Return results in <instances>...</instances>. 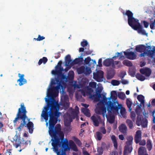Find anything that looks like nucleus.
Returning <instances> with one entry per match:
<instances>
[{
	"label": "nucleus",
	"instance_id": "nucleus-47",
	"mask_svg": "<svg viewBox=\"0 0 155 155\" xmlns=\"http://www.w3.org/2000/svg\"><path fill=\"white\" fill-rule=\"evenodd\" d=\"M74 140L76 142V143L78 146L81 145L82 143L80 140L77 138L74 137Z\"/></svg>",
	"mask_w": 155,
	"mask_h": 155
},
{
	"label": "nucleus",
	"instance_id": "nucleus-4",
	"mask_svg": "<svg viewBox=\"0 0 155 155\" xmlns=\"http://www.w3.org/2000/svg\"><path fill=\"white\" fill-rule=\"evenodd\" d=\"M122 12L124 15H127L128 18V23L129 25L135 30L137 31L139 34L147 36L148 33L143 28L142 26L139 22V20L133 17V13L129 10Z\"/></svg>",
	"mask_w": 155,
	"mask_h": 155
},
{
	"label": "nucleus",
	"instance_id": "nucleus-19",
	"mask_svg": "<svg viewBox=\"0 0 155 155\" xmlns=\"http://www.w3.org/2000/svg\"><path fill=\"white\" fill-rule=\"evenodd\" d=\"M141 138V132L140 130H137L134 137V140L136 144L139 143Z\"/></svg>",
	"mask_w": 155,
	"mask_h": 155
},
{
	"label": "nucleus",
	"instance_id": "nucleus-2",
	"mask_svg": "<svg viewBox=\"0 0 155 155\" xmlns=\"http://www.w3.org/2000/svg\"><path fill=\"white\" fill-rule=\"evenodd\" d=\"M50 100H48L45 98V101L47 102L46 106L44 107L45 110H43L41 116L42 117L46 122L48 120V116H49V114L51 112V108H53L52 110V112H54L56 110L59 113V116L60 113L59 112L60 110H61L62 108L60 109V106H62V108H64V110L67 109L69 106L70 104L69 102L65 101H61L60 104H58V102L56 101L54 97L51 98Z\"/></svg>",
	"mask_w": 155,
	"mask_h": 155
},
{
	"label": "nucleus",
	"instance_id": "nucleus-32",
	"mask_svg": "<svg viewBox=\"0 0 155 155\" xmlns=\"http://www.w3.org/2000/svg\"><path fill=\"white\" fill-rule=\"evenodd\" d=\"M126 104L128 108L129 111L131 112L132 110V108H131V107L132 105V102L130 101L129 99L127 98L126 100Z\"/></svg>",
	"mask_w": 155,
	"mask_h": 155
},
{
	"label": "nucleus",
	"instance_id": "nucleus-27",
	"mask_svg": "<svg viewBox=\"0 0 155 155\" xmlns=\"http://www.w3.org/2000/svg\"><path fill=\"white\" fill-rule=\"evenodd\" d=\"M111 139L114 144V146L115 149L117 148V142L116 137L115 136L113 135L111 137Z\"/></svg>",
	"mask_w": 155,
	"mask_h": 155
},
{
	"label": "nucleus",
	"instance_id": "nucleus-41",
	"mask_svg": "<svg viewBox=\"0 0 155 155\" xmlns=\"http://www.w3.org/2000/svg\"><path fill=\"white\" fill-rule=\"evenodd\" d=\"M96 139L99 140H101L102 137V134L101 132L97 131L96 132Z\"/></svg>",
	"mask_w": 155,
	"mask_h": 155
},
{
	"label": "nucleus",
	"instance_id": "nucleus-52",
	"mask_svg": "<svg viewBox=\"0 0 155 155\" xmlns=\"http://www.w3.org/2000/svg\"><path fill=\"white\" fill-rule=\"evenodd\" d=\"M71 120L69 121L66 120H64V123L65 126L66 127H68L70 126L71 123Z\"/></svg>",
	"mask_w": 155,
	"mask_h": 155
},
{
	"label": "nucleus",
	"instance_id": "nucleus-21",
	"mask_svg": "<svg viewBox=\"0 0 155 155\" xmlns=\"http://www.w3.org/2000/svg\"><path fill=\"white\" fill-rule=\"evenodd\" d=\"M119 130L124 135L127 134V127L124 124H121L118 127Z\"/></svg>",
	"mask_w": 155,
	"mask_h": 155
},
{
	"label": "nucleus",
	"instance_id": "nucleus-45",
	"mask_svg": "<svg viewBox=\"0 0 155 155\" xmlns=\"http://www.w3.org/2000/svg\"><path fill=\"white\" fill-rule=\"evenodd\" d=\"M120 83V81L115 80H113L111 81V84L113 86H118Z\"/></svg>",
	"mask_w": 155,
	"mask_h": 155
},
{
	"label": "nucleus",
	"instance_id": "nucleus-24",
	"mask_svg": "<svg viewBox=\"0 0 155 155\" xmlns=\"http://www.w3.org/2000/svg\"><path fill=\"white\" fill-rule=\"evenodd\" d=\"M138 155H144V154H147L146 148L143 147H140L138 150Z\"/></svg>",
	"mask_w": 155,
	"mask_h": 155
},
{
	"label": "nucleus",
	"instance_id": "nucleus-3",
	"mask_svg": "<svg viewBox=\"0 0 155 155\" xmlns=\"http://www.w3.org/2000/svg\"><path fill=\"white\" fill-rule=\"evenodd\" d=\"M52 109L53 108H51V111L49 114V135L52 136L56 137L58 136L62 142L64 141V134L63 132L61 131V125L57 124L54 127L55 125L57 122L59 113L57 111V110L54 113L52 112Z\"/></svg>",
	"mask_w": 155,
	"mask_h": 155
},
{
	"label": "nucleus",
	"instance_id": "nucleus-36",
	"mask_svg": "<svg viewBox=\"0 0 155 155\" xmlns=\"http://www.w3.org/2000/svg\"><path fill=\"white\" fill-rule=\"evenodd\" d=\"M93 91H94L93 89L91 88L87 87V90L86 91V93L87 94V95H89L90 97L93 95L92 94L93 92Z\"/></svg>",
	"mask_w": 155,
	"mask_h": 155
},
{
	"label": "nucleus",
	"instance_id": "nucleus-8",
	"mask_svg": "<svg viewBox=\"0 0 155 155\" xmlns=\"http://www.w3.org/2000/svg\"><path fill=\"white\" fill-rule=\"evenodd\" d=\"M127 141L126 142L124 151V155H128L132 152L133 148L132 144L133 138L132 136H130L127 138Z\"/></svg>",
	"mask_w": 155,
	"mask_h": 155
},
{
	"label": "nucleus",
	"instance_id": "nucleus-25",
	"mask_svg": "<svg viewBox=\"0 0 155 155\" xmlns=\"http://www.w3.org/2000/svg\"><path fill=\"white\" fill-rule=\"evenodd\" d=\"M72 62V60L71 59V56L69 54H68L65 57V65L66 66H69L71 65Z\"/></svg>",
	"mask_w": 155,
	"mask_h": 155
},
{
	"label": "nucleus",
	"instance_id": "nucleus-1",
	"mask_svg": "<svg viewBox=\"0 0 155 155\" xmlns=\"http://www.w3.org/2000/svg\"><path fill=\"white\" fill-rule=\"evenodd\" d=\"M20 106V107L18 109L16 117L13 120V123L15 124L18 123H20L17 128L19 131H20L25 127L27 128L30 134H32L34 129V124L32 122L29 121V119H27L28 122L26 123L25 120L28 117L26 115L27 111L26 107L23 103L22 104H21Z\"/></svg>",
	"mask_w": 155,
	"mask_h": 155
},
{
	"label": "nucleus",
	"instance_id": "nucleus-11",
	"mask_svg": "<svg viewBox=\"0 0 155 155\" xmlns=\"http://www.w3.org/2000/svg\"><path fill=\"white\" fill-rule=\"evenodd\" d=\"M104 72L101 70L97 71L93 73L94 78L97 82H101L103 80Z\"/></svg>",
	"mask_w": 155,
	"mask_h": 155
},
{
	"label": "nucleus",
	"instance_id": "nucleus-12",
	"mask_svg": "<svg viewBox=\"0 0 155 155\" xmlns=\"http://www.w3.org/2000/svg\"><path fill=\"white\" fill-rule=\"evenodd\" d=\"M151 49V47L150 46H145L143 45H140L136 46L135 50L137 52L141 53L146 51V49Z\"/></svg>",
	"mask_w": 155,
	"mask_h": 155
},
{
	"label": "nucleus",
	"instance_id": "nucleus-6",
	"mask_svg": "<svg viewBox=\"0 0 155 155\" xmlns=\"http://www.w3.org/2000/svg\"><path fill=\"white\" fill-rule=\"evenodd\" d=\"M56 82L53 80L51 82V85L55 84L57 83V85L55 87L51 86L48 90V96L50 97H56L58 95L59 90H61V89L62 92L64 91L65 87L64 85L65 84L64 82L58 78L56 79Z\"/></svg>",
	"mask_w": 155,
	"mask_h": 155
},
{
	"label": "nucleus",
	"instance_id": "nucleus-53",
	"mask_svg": "<svg viewBox=\"0 0 155 155\" xmlns=\"http://www.w3.org/2000/svg\"><path fill=\"white\" fill-rule=\"evenodd\" d=\"M88 44L87 41L85 40H84L82 41L81 42V45L83 47L85 46H87Z\"/></svg>",
	"mask_w": 155,
	"mask_h": 155
},
{
	"label": "nucleus",
	"instance_id": "nucleus-44",
	"mask_svg": "<svg viewBox=\"0 0 155 155\" xmlns=\"http://www.w3.org/2000/svg\"><path fill=\"white\" fill-rule=\"evenodd\" d=\"M111 96L113 97V99L114 100V101L115 100H116L117 98V95L116 91H112L111 93Z\"/></svg>",
	"mask_w": 155,
	"mask_h": 155
},
{
	"label": "nucleus",
	"instance_id": "nucleus-7",
	"mask_svg": "<svg viewBox=\"0 0 155 155\" xmlns=\"http://www.w3.org/2000/svg\"><path fill=\"white\" fill-rule=\"evenodd\" d=\"M101 95L103 97V102L106 105L108 112L111 113L112 111L114 113H118L119 110L121 107L122 105L119 104L118 101H116L113 102L111 101H107V99L105 95L103 94Z\"/></svg>",
	"mask_w": 155,
	"mask_h": 155
},
{
	"label": "nucleus",
	"instance_id": "nucleus-28",
	"mask_svg": "<svg viewBox=\"0 0 155 155\" xmlns=\"http://www.w3.org/2000/svg\"><path fill=\"white\" fill-rule=\"evenodd\" d=\"M83 60V58L81 57L80 58H76L73 60L71 63V66L78 64L80 63L81 61H82Z\"/></svg>",
	"mask_w": 155,
	"mask_h": 155
},
{
	"label": "nucleus",
	"instance_id": "nucleus-5",
	"mask_svg": "<svg viewBox=\"0 0 155 155\" xmlns=\"http://www.w3.org/2000/svg\"><path fill=\"white\" fill-rule=\"evenodd\" d=\"M54 138V140L52 143V145L55 152L57 155H66L65 151L70 150V148L68 147L67 143L64 141H61V140L58 137H56L50 135Z\"/></svg>",
	"mask_w": 155,
	"mask_h": 155
},
{
	"label": "nucleus",
	"instance_id": "nucleus-23",
	"mask_svg": "<svg viewBox=\"0 0 155 155\" xmlns=\"http://www.w3.org/2000/svg\"><path fill=\"white\" fill-rule=\"evenodd\" d=\"M69 146L73 151L77 152L78 150V148L73 141L72 140L69 141Z\"/></svg>",
	"mask_w": 155,
	"mask_h": 155
},
{
	"label": "nucleus",
	"instance_id": "nucleus-39",
	"mask_svg": "<svg viewBox=\"0 0 155 155\" xmlns=\"http://www.w3.org/2000/svg\"><path fill=\"white\" fill-rule=\"evenodd\" d=\"M62 64V61H58L57 65L55 66V68L58 69L59 70H61V71L63 70V68L61 67V64Z\"/></svg>",
	"mask_w": 155,
	"mask_h": 155
},
{
	"label": "nucleus",
	"instance_id": "nucleus-54",
	"mask_svg": "<svg viewBox=\"0 0 155 155\" xmlns=\"http://www.w3.org/2000/svg\"><path fill=\"white\" fill-rule=\"evenodd\" d=\"M67 116H65L64 117V120H66L69 121H70L71 120V122L72 121L73 117L71 115H68Z\"/></svg>",
	"mask_w": 155,
	"mask_h": 155
},
{
	"label": "nucleus",
	"instance_id": "nucleus-10",
	"mask_svg": "<svg viewBox=\"0 0 155 155\" xmlns=\"http://www.w3.org/2000/svg\"><path fill=\"white\" fill-rule=\"evenodd\" d=\"M137 118L136 124L137 126H140L141 125L143 128L147 127L148 123L147 120L143 118L142 115L139 114H137Z\"/></svg>",
	"mask_w": 155,
	"mask_h": 155
},
{
	"label": "nucleus",
	"instance_id": "nucleus-14",
	"mask_svg": "<svg viewBox=\"0 0 155 155\" xmlns=\"http://www.w3.org/2000/svg\"><path fill=\"white\" fill-rule=\"evenodd\" d=\"M91 118L93 122L94 125L96 127L98 126L99 123L101 121V118L99 115H93L91 117Z\"/></svg>",
	"mask_w": 155,
	"mask_h": 155
},
{
	"label": "nucleus",
	"instance_id": "nucleus-64",
	"mask_svg": "<svg viewBox=\"0 0 155 155\" xmlns=\"http://www.w3.org/2000/svg\"><path fill=\"white\" fill-rule=\"evenodd\" d=\"M110 155H118V153L116 151H112L110 153Z\"/></svg>",
	"mask_w": 155,
	"mask_h": 155
},
{
	"label": "nucleus",
	"instance_id": "nucleus-15",
	"mask_svg": "<svg viewBox=\"0 0 155 155\" xmlns=\"http://www.w3.org/2000/svg\"><path fill=\"white\" fill-rule=\"evenodd\" d=\"M71 115L73 117V119H75L78 116L79 112V109L77 106L75 107V109H73L72 108H69Z\"/></svg>",
	"mask_w": 155,
	"mask_h": 155
},
{
	"label": "nucleus",
	"instance_id": "nucleus-50",
	"mask_svg": "<svg viewBox=\"0 0 155 155\" xmlns=\"http://www.w3.org/2000/svg\"><path fill=\"white\" fill-rule=\"evenodd\" d=\"M101 110H102V114L104 117L105 114L106 112V107L104 106H102L101 107Z\"/></svg>",
	"mask_w": 155,
	"mask_h": 155
},
{
	"label": "nucleus",
	"instance_id": "nucleus-56",
	"mask_svg": "<svg viewBox=\"0 0 155 155\" xmlns=\"http://www.w3.org/2000/svg\"><path fill=\"white\" fill-rule=\"evenodd\" d=\"M130 75L133 77H134L135 75L136 71L135 70L131 69L129 70Z\"/></svg>",
	"mask_w": 155,
	"mask_h": 155
},
{
	"label": "nucleus",
	"instance_id": "nucleus-49",
	"mask_svg": "<svg viewBox=\"0 0 155 155\" xmlns=\"http://www.w3.org/2000/svg\"><path fill=\"white\" fill-rule=\"evenodd\" d=\"M61 101L69 102V97L68 95H65L61 98Z\"/></svg>",
	"mask_w": 155,
	"mask_h": 155
},
{
	"label": "nucleus",
	"instance_id": "nucleus-18",
	"mask_svg": "<svg viewBox=\"0 0 155 155\" xmlns=\"http://www.w3.org/2000/svg\"><path fill=\"white\" fill-rule=\"evenodd\" d=\"M140 73L145 75L147 77L149 76L151 74V71L149 68H143L140 70Z\"/></svg>",
	"mask_w": 155,
	"mask_h": 155
},
{
	"label": "nucleus",
	"instance_id": "nucleus-61",
	"mask_svg": "<svg viewBox=\"0 0 155 155\" xmlns=\"http://www.w3.org/2000/svg\"><path fill=\"white\" fill-rule=\"evenodd\" d=\"M139 143L140 145L144 146L146 144V141L144 140H140V142Z\"/></svg>",
	"mask_w": 155,
	"mask_h": 155
},
{
	"label": "nucleus",
	"instance_id": "nucleus-43",
	"mask_svg": "<svg viewBox=\"0 0 155 155\" xmlns=\"http://www.w3.org/2000/svg\"><path fill=\"white\" fill-rule=\"evenodd\" d=\"M125 94L122 92H119L118 94V97L119 98L123 100L125 97Z\"/></svg>",
	"mask_w": 155,
	"mask_h": 155
},
{
	"label": "nucleus",
	"instance_id": "nucleus-9",
	"mask_svg": "<svg viewBox=\"0 0 155 155\" xmlns=\"http://www.w3.org/2000/svg\"><path fill=\"white\" fill-rule=\"evenodd\" d=\"M31 144V141L30 140H25L24 138H22L21 141H20V139H18V143H15L14 144V146L15 148H17L18 147H20V149L19 150V152H21V150L25 149L28 144L30 145Z\"/></svg>",
	"mask_w": 155,
	"mask_h": 155
},
{
	"label": "nucleus",
	"instance_id": "nucleus-48",
	"mask_svg": "<svg viewBox=\"0 0 155 155\" xmlns=\"http://www.w3.org/2000/svg\"><path fill=\"white\" fill-rule=\"evenodd\" d=\"M136 116L135 113L134 111L131 112L130 114V117L133 121H134L135 120V117Z\"/></svg>",
	"mask_w": 155,
	"mask_h": 155
},
{
	"label": "nucleus",
	"instance_id": "nucleus-63",
	"mask_svg": "<svg viewBox=\"0 0 155 155\" xmlns=\"http://www.w3.org/2000/svg\"><path fill=\"white\" fill-rule=\"evenodd\" d=\"M117 55H118L119 56V59H120L123 58H124V56L122 55L123 52H122L120 53L117 52Z\"/></svg>",
	"mask_w": 155,
	"mask_h": 155
},
{
	"label": "nucleus",
	"instance_id": "nucleus-22",
	"mask_svg": "<svg viewBox=\"0 0 155 155\" xmlns=\"http://www.w3.org/2000/svg\"><path fill=\"white\" fill-rule=\"evenodd\" d=\"M61 70H59L58 69L55 68V70H53L52 71L51 73L55 75L58 74V76H59V74H61V78L64 79V78L65 77V76L63 74H61Z\"/></svg>",
	"mask_w": 155,
	"mask_h": 155
},
{
	"label": "nucleus",
	"instance_id": "nucleus-59",
	"mask_svg": "<svg viewBox=\"0 0 155 155\" xmlns=\"http://www.w3.org/2000/svg\"><path fill=\"white\" fill-rule=\"evenodd\" d=\"M148 51L149 52V54H150V55L152 56L153 54L155 53V48H153L152 50H151V49H149Z\"/></svg>",
	"mask_w": 155,
	"mask_h": 155
},
{
	"label": "nucleus",
	"instance_id": "nucleus-37",
	"mask_svg": "<svg viewBox=\"0 0 155 155\" xmlns=\"http://www.w3.org/2000/svg\"><path fill=\"white\" fill-rule=\"evenodd\" d=\"M123 63L124 65L128 67H131L133 65V64L131 62L127 60H124Z\"/></svg>",
	"mask_w": 155,
	"mask_h": 155
},
{
	"label": "nucleus",
	"instance_id": "nucleus-38",
	"mask_svg": "<svg viewBox=\"0 0 155 155\" xmlns=\"http://www.w3.org/2000/svg\"><path fill=\"white\" fill-rule=\"evenodd\" d=\"M146 147L149 151L151 150L152 148V145L150 140L149 139L147 140Z\"/></svg>",
	"mask_w": 155,
	"mask_h": 155
},
{
	"label": "nucleus",
	"instance_id": "nucleus-34",
	"mask_svg": "<svg viewBox=\"0 0 155 155\" xmlns=\"http://www.w3.org/2000/svg\"><path fill=\"white\" fill-rule=\"evenodd\" d=\"M126 123L130 129H132L133 127V123L132 120L129 119H127Z\"/></svg>",
	"mask_w": 155,
	"mask_h": 155
},
{
	"label": "nucleus",
	"instance_id": "nucleus-35",
	"mask_svg": "<svg viewBox=\"0 0 155 155\" xmlns=\"http://www.w3.org/2000/svg\"><path fill=\"white\" fill-rule=\"evenodd\" d=\"M137 99L141 103L143 104H144V97L142 95H139L137 96Z\"/></svg>",
	"mask_w": 155,
	"mask_h": 155
},
{
	"label": "nucleus",
	"instance_id": "nucleus-51",
	"mask_svg": "<svg viewBox=\"0 0 155 155\" xmlns=\"http://www.w3.org/2000/svg\"><path fill=\"white\" fill-rule=\"evenodd\" d=\"M149 49H146V51H145L143 53H141L140 54V56L141 57H144L145 56V54H148V55H150V54H149Z\"/></svg>",
	"mask_w": 155,
	"mask_h": 155
},
{
	"label": "nucleus",
	"instance_id": "nucleus-62",
	"mask_svg": "<svg viewBox=\"0 0 155 155\" xmlns=\"http://www.w3.org/2000/svg\"><path fill=\"white\" fill-rule=\"evenodd\" d=\"M143 23L144 26L145 28H147L149 26V23L147 21H143Z\"/></svg>",
	"mask_w": 155,
	"mask_h": 155
},
{
	"label": "nucleus",
	"instance_id": "nucleus-31",
	"mask_svg": "<svg viewBox=\"0 0 155 155\" xmlns=\"http://www.w3.org/2000/svg\"><path fill=\"white\" fill-rule=\"evenodd\" d=\"M85 67L82 66L78 68L77 69V72L79 74H84L85 71Z\"/></svg>",
	"mask_w": 155,
	"mask_h": 155
},
{
	"label": "nucleus",
	"instance_id": "nucleus-46",
	"mask_svg": "<svg viewBox=\"0 0 155 155\" xmlns=\"http://www.w3.org/2000/svg\"><path fill=\"white\" fill-rule=\"evenodd\" d=\"M103 153V150L102 147H98L97 149V153L95 155H101Z\"/></svg>",
	"mask_w": 155,
	"mask_h": 155
},
{
	"label": "nucleus",
	"instance_id": "nucleus-26",
	"mask_svg": "<svg viewBox=\"0 0 155 155\" xmlns=\"http://www.w3.org/2000/svg\"><path fill=\"white\" fill-rule=\"evenodd\" d=\"M74 77V71H70L69 72L66 78L68 80L72 81L73 80Z\"/></svg>",
	"mask_w": 155,
	"mask_h": 155
},
{
	"label": "nucleus",
	"instance_id": "nucleus-30",
	"mask_svg": "<svg viewBox=\"0 0 155 155\" xmlns=\"http://www.w3.org/2000/svg\"><path fill=\"white\" fill-rule=\"evenodd\" d=\"M112 63V59H105L103 63V65L106 66H109Z\"/></svg>",
	"mask_w": 155,
	"mask_h": 155
},
{
	"label": "nucleus",
	"instance_id": "nucleus-20",
	"mask_svg": "<svg viewBox=\"0 0 155 155\" xmlns=\"http://www.w3.org/2000/svg\"><path fill=\"white\" fill-rule=\"evenodd\" d=\"M114 70L112 69H110L107 70V78L108 80L111 79L114 76L115 74Z\"/></svg>",
	"mask_w": 155,
	"mask_h": 155
},
{
	"label": "nucleus",
	"instance_id": "nucleus-33",
	"mask_svg": "<svg viewBox=\"0 0 155 155\" xmlns=\"http://www.w3.org/2000/svg\"><path fill=\"white\" fill-rule=\"evenodd\" d=\"M135 76L138 80L141 81H143L145 79V77L139 73H137Z\"/></svg>",
	"mask_w": 155,
	"mask_h": 155
},
{
	"label": "nucleus",
	"instance_id": "nucleus-16",
	"mask_svg": "<svg viewBox=\"0 0 155 155\" xmlns=\"http://www.w3.org/2000/svg\"><path fill=\"white\" fill-rule=\"evenodd\" d=\"M18 76L19 78L17 80V81L19 82L18 84L19 86L23 85L27 83V80L25 79L24 78V74H21L19 73L18 74Z\"/></svg>",
	"mask_w": 155,
	"mask_h": 155
},
{
	"label": "nucleus",
	"instance_id": "nucleus-60",
	"mask_svg": "<svg viewBox=\"0 0 155 155\" xmlns=\"http://www.w3.org/2000/svg\"><path fill=\"white\" fill-rule=\"evenodd\" d=\"M100 131L104 134H105L106 133V130L105 127H100Z\"/></svg>",
	"mask_w": 155,
	"mask_h": 155
},
{
	"label": "nucleus",
	"instance_id": "nucleus-42",
	"mask_svg": "<svg viewBox=\"0 0 155 155\" xmlns=\"http://www.w3.org/2000/svg\"><path fill=\"white\" fill-rule=\"evenodd\" d=\"M91 69L88 67H86L85 68V71L84 74L85 75H89L91 73Z\"/></svg>",
	"mask_w": 155,
	"mask_h": 155
},
{
	"label": "nucleus",
	"instance_id": "nucleus-55",
	"mask_svg": "<svg viewBox=\"0 0 155 155\" xmlns=\"http://www.w3.org/2000/svg\"><path fill=\"white\" fill-rule=\"evenodd\" d=\"M45 39V37L43 36H41L40 35H38L37 38H34V39H35L37 41H42Z\"/></svg>",
	"mask_w": 155,
	"mask_h": 155
},
{
	"label": "nucleus",
	"instance_id": "nucleus-57",
	"mask_svg": "<svg viewBox=\"0 0 155 155\" xmlns=\"http://www.w3.org/2000/svg\"><path fill=\"white\" fill-rule=\"evenodd\" d=\"M101 107H99V108H97L95 110L96 113L98 114H102V110H101Z\"/></svg>",
	"mask_w": 155,
	"mask_h": 155
},
{
	"label": "nucleus",
	"instance_id": "nucleus-17",
	"mask_svg": "<svg viewBox=\"0 0 155 155\" xmlns=\"http://www.w3.org/2000/svg\"><path fill=\"white\" fill-rule=\"evenodd\" d=\"M124 52L127 58L129 59L133 60L135 59L136 58L137 55L133 52H126L124 51Z\"/></svg>",
	"mask_w": 155,
	"mask_h": 155
},
{
	"label": "nucleus",
	"instance_id": "nucleus-58",
	"mask_svg": "<svg viewBox=\"0 0 155 155\" xmlns=\"http://www.w3.org/2000/svg\"><path fill=\"white\" fill-rule=\"evenodd\" d=\"M91 61V58L90 57H87L85 58L84 60V62L86 64H88Z\"/></svg>",
	"mask_w": 155,
	"mask_h": 155
},
{
	"label": "nucleus",
	"instance_id": "nucleus-13",
	"mask_svg": "<svg viewBox=\"0 0 155 155\" xmlns=\"http://www.w3.org/2000/svg\"><path fill=\"white\" fill-rule=\"evenodd\" d=\"M101 89H98L97 91L95 94L93 95L92 96H90L89 97L92 100H93L94 101H100V99L101 97V96L102 95V94H101Z\"/></svg>",
	"mask_w": 155,
	"mask_h": 155
},
{
	"label": "nucleus",
	"instance_id": "nucleus-40",
	"mask_svg": "<svg viewBox=\"0 0 155 155\" xmlns=\"http://www.w3.org/2000/svg\"><path fill=\"white\" fill-rule=\"evenodd\" d=\"M109 122L110 124H113L115 120V116L114 115H110L107 119Z\"/></svg>",
	"mask_w": 155,
	"mask_h": 155
},
{
	"label": "nucleus",
	"instance_id": "nucleus-29",
	"mask_svg": "<svg viewBox=\"0 0 155 155\" xmlns=\"http://www.w3.org/2000/svg\"><path fill=\"white\" fill-rule=\"evenodd\" d=\"M81 112L87 117H89L91 116L90 110L88 109L82 108L81 110Z\"/></svg>",
	"mask_w": 155,
	"mask_h": 155
}]
</instances>
